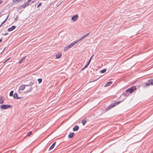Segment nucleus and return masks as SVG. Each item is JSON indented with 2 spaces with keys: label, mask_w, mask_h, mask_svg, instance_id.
<instances>
[{
  "label": "nucleus",
  "mask_w": 153,
  "mask_h": 153,
  "mask_svg": "<svg viewBox=\"0 0 153 153\" xmlns=\"http://www.w3.org/2000/svg\"><path fill=\"white\" fill-rule=\"evenodd\" d=\"M77 42L75 41L74 42H72L69 45L67 46H66L65 48H64V51H65L67 50L68 49L71 48L74 45H75L77 43Z\"/></svg>",
  "instance_id": "obj_1"
},
{
  "label": "nucleus",
  "mask_w": 153,
  "mask_h": 153,
  "mask_svg": "<svg viewBox=\"0 0 153 153\" xmlns=\"http://www.w3.org/2000/svg\"><path fill=\"white\" fill-rule=\"evenodd\" d=\"M136 89V86H133L130 88L127 89L126 91V92H129L130 93H131L134 91Z\"/></svg>",
  "instance_id": "obj_2"
},
{
  "label": "nucleus",
  "mask_w": 153,
  "mask_h": 153,
  "mask_svg": "<svg viewBox=\"0 0 153 153\" xmlns=\"http://www.w3.org/2000/svg\"><path fill=\"white\" fill-rule=\"evenodd\" d=\"M121 102V101H119V102H117L114 104H111V105H110L107 108L106 110L107 111L111 109V108L114 107L116 105L119 104Z\"/></svg>",
  "instance_id": "obj_3"
},
{
  "label": "nucleus",
  "mask_w": 153,
  "mask_h": 153,
  "mask_svg": "<svg viewBox=\"0 0 153 153\" xmlns=\"http://www.w3.org/2000/svg\"><path fill=\"white\" fill-rule=\"evenodd\" d=\"M11 105H2L0 106V108L2 109H6L10 108Z\"/></svg>",
  "instance_id": "obj_4"
},
{
  "label": "nucleus",
  "mask_w": 153,
  "mask_h": 153,
  "mask_svg": "<svg viewBox=\"0 0 153 153\" xmlns=\"http://www.w3.org/2000/svg\"><path fill=\"white\" fill-rule=\"evenodd\" d=\"M148 83H146V85L147 86H149L150 85H153V79H150L148 80Z\"/></svg>",
  "instance_id": "obj_5"
},
{
  "label": "nucleus",
  "mask_w": 153,
  "mask_h": 153,
  "mask_svg": "<svg viewBox=\"0 0 153 153\" xmlns=\"http://www.w3.org/2000/svg\"><path fill=\"white\" fill-rule=\"evenodd\" d=\"M78 16L77 15H75L71 18V19L74 22L76 21L78 19Z\"/></svg>",
  "instance_id": "obj_6"
},
{
  "label": "nucleus",
  "mask_w": 153,
  "mask_h": 153,
  "mask_svg": "<svg viewBox=\"0 0 153 153\" xmlns=\"http://www.w3.org/2000/svg\"><path fill=\"white\" fill-rule=\"evenodd\" d=\"M14 99H19L22 98V97H19L18 96V94L17 93H16L14 94L13 96Z\"/></svg>",
  "instance_id": "obj_7"
},
{
  "label": "nucleus",
  "mask_w": 153,
  "mask_h": 153,
  "mask_svg": "<svg viewBox=\"0 0 153 153\" xmlns=\"http://www.w3.org/2000/svg\"><path fill=\"white\" fill-rule=\"evenodd\" d=\"M89 34H90V33H88L86 34H85V35H83V36H82V37L80 39H79V40H78L76 42H79L80 41V40H82V39H83L85 38L87 36H88Z\"/></svg>",
  "instance_id": "obj_8"
},
{
  "label": "nucleus",
  "mask_w": 153,
  "mask_h": 153,
  "mask_svg": "<svg viewBox=\"0 0 153 153\" xmlns=\"http://www.w3.org/2000/svg\"><path fill=\"white\" fill-rule=\"evenodd\" d=\"M16 26H13L7 29V31L8 32L11 31L15 29Z\"/></svg>",
  "instance_id": "obj_9"
},
{
  "label": "nucleus",
  "mask_w": 153,
  "mask_h": 153,
  "mask_svg": "<svg viewBox=\"0 0 153 153\" xmlns=\"http://www.w3.org/2000/svg\"><path fill=\"white\" fill-rule=\"evenodd\" d=\"M79 129V126L77 125H76L73 128V130L74 131H76Z\"/></svg>",
  "instance_id": "obj_10"
},
{
  "label": "nucleus",
  "mask_w": 153,
  "mask_h": 153,
  "mask_svg": "<svg viewBox=\"0 0 153 153\" xmlns=\"http://www.w3.org/2000/svg\"><path fill=\"white\" fill-rule=\"evenodd\" d=\"M25 88V85H21L19 88V90H24Z\"/></svg>",
  "instance_id": "obj_11"
},
{
  "label": "nucleus",
  "mask_w": 153,
  "mask_h": 153,
  "mask_svg": "<svg viewBox=\"0 0 153 153\" xmlns=\"http://www.w3.org/2000/svg\"><path fill=\"white\" fill-rule=\"evenodd\" d=\"M112 83V81H109L104 86L105 87H106L108 86L111 84Z\"/></svg>",
  "instance_id": "obj_12"
},
{
  "label": "nucleus",
  "mask_w": 153,
  "mask_h": 153,
  "mask_svg": "<svg viewBox=\"0 0 153 153\" xmlns=\"http://www.w3.org/2000/svg\"><path fill=\"white\" fill-rule=\"evenodd\" d=\"M74 133L73 132H70L69 134L68 135V137L69 138H72L73 137Z\"/></svg>",
  "instance_id": "obj_13"
},
{
  "label": "nucleus",
  "mask_w": 153,
  "mask_h": 153,
  "mask_svg": "<svg viewBox=\"0 0 153 153\" xmlns=\"http://www.w3.org/2000/svg\"><path fill=\"white\" fill-rule=\"evenodd\" d=\"M56 142H54L53 143V144H52V145L50 146V148H49V150H51L52 149H53V148L54 147Z\"/></svg>",
  "instance_id": "obj_14"
},
{
  "label": "nucleus",
  "mask_w": 153,
  "mask_h": 153,
  "mask_svg": "<svg viewBox=\"0 0 153 153\" xmlns=\"http://www.w3.org/2000/svg\"><path fill=\"white\" fill-rule=\"evenodd\" d=\"M26 56H24V57H23L19 61V64H21V63H22V61H23V60H24L26 58Z\"/></svg>",
  "instance_id": "obj_15"
},
{
  "label": "nucleus",
  "mask_w": 153,
  "mask_h": 153,
  "mask_svg": "<svg viewBox=\"0 0 153 153\" xmlns=\"http://www.w3.org/2000/svg\"><path fill=\"white\" fill-rule=\"evenodd\" d=\"M34 84V82H31L29 83V84L28 85H25V86H30Z\"/></svg>",
  "instance_id": "obj_16"
},
{
  "label": "nucleus",
  "mask_w": 153,
  "mask_h": 153,
  "mask_svg": "<svg viewBox=\"0 0 153 153\" xmlns=\"http://www.w3.org/2000/svg\"><path fill=\"white\" fill-rule=\"evenodd\" d=\"M29 5V4L27 2L25 4H22L24 8L27 7Z\"/></svg>",
  "instance_id": "obj_17"
},
{
  "label": "nucleus",
  "mask_w": 153,
  "mask_h": 153,
  "mask_svg": "<svg viewBox=\"0 0 153 153\" xmlns=\"http://www.w3.org/2000/svg\"><path fill=\"white\" fill-rule=\"evenodd\" d=\"M4 100L2 97H0V104H2L4 103Z\"/></svg>",
  "instance_id": "obj_18"
},
{
  "label": "nucleus",
  "mask_w": 153,
  "mask_h": 153,
  "mask_svg": "<svg viewBox=\"0 0 153 153\" xmlns=\"http://www.w3.org/2000/svg\"><path fill=\"white\" fill-rule=\"evenodd\" d=\"M61 56V54H58L56 55V58L57 59L59 58Z\"/></svg>",
  "instance_id": "obj_19"
},
{
  "label": "nucleus",
  "mask_w": 153,
  "mask_h": 153,
  "mask_svg": "<svg viewBox=\"0 0 153 153\" xmlns=\"http://www.w3.org/2000/svg\"><path fill=\"white\" fill-rule=\"evenodd\" d=\"M106 69H104L100 71V73H105L106 71Z\"/></svg>",
  "instance_id": "obj_20"
},
{
  "label": "nucleus",
  "mask_w": 153,
  "mask_h": 153,
  "mask_svg": "<svg viewBox=\"0 0 153 153\" xmlns=\"http://www.w3.org/2000/svg\"><path fill=\"white\" fill-rule=\"evenodd\" d=\"M82 122L83 126H84L85 124L86 123L87 121L86 120H82Z\"/></svg>",
  "instance_id": "obj_21"
},
{
  "label": "nucleus",
  "mask_w": 153,
  "mask_h": 153,
  "mask_svg": "<svg viewBox=\"0 0 153 153\" xmlns=\"http://www.w3.org/2000/svg\"><path fill=\"white\" fill-rule=\"evenodd\" d=\"M13 91H11L9 94V96L10 97L12 96L13 94Z\"/></svg>",
  "instance_id": "obj_22"
},
{
  "label": "nucleus",
  "mask_w": 153,
  "mask_h": 153,
  "mask_svg": "<svg viewBox=\"0 0 153 153\" xmlns=\"http://www.w3.org/2000/svg\"><path fill=\"white\" fill-rule=\"evenodd\" d=\"M94 55H92V56H91V57L90 58V59H89L88 62L87 64H88V65H89V64L91 62V59H92V57Z\"/></svg>",
  "instance_id": "obj_23"
},
{
  "label": "nucleus",
  "mask_w": 153,
  "mask_h": 153,
  "mask_svg": "<svg viewBox=\"0 0 153 153\" xmlns=\"http://www.w3.org/2000/svg\"><path fill=\"white\" fill-rule=\"evenodd\" d=\"M23 8H24L22 5H20L19 7V10H21Z\"/></svg>",
  "instance_id": "obj_24"
},
{
  "label": "nucleus",
  "mask_w": 153,
  "mask_h": 153,
  "mask_svg": "<svg viewBox=\"0 0 153 153\" xmlns=\"http://www.w3.org/2000/svg\"><path fill=\"white\" fill-rule=\"evenodd\" d=\"M33 89V88H32V87H31L29 89L27 90V92H31L32 90Z\"/></svg>",
  "instance_id": "obj_25"
},
{
  "label": "nucleus",
  "mask_w": 153,
  "mask_h": 153,
  "mask_svg": "<svg viewBox=\"0 0 153 153\" xmlns=\"http://www.w3.org/2000/svg\"><path fill=\"white\" fill-rule=\"evenodd\" d=\"M42 79L39 78L38 79V81L39 83H40L42 82Z\"/></svg>",
  "instance_id": "obj_26"
},
{
  "label": "nucleus",
  "mask_w": 153,
  "mask_h": 153,
  "mask_svg": "<svg viewBox=\"0 0 153 153\" xmlns=\"http://www.w3.org/2000/svg\"><path fill=\"white\" fill-rule=\"evenodd\" d=\"M32 133V132L31 131L29 132L27 134V136H29Z\"/></svg>",
  "instance_id": "obj_27"
},
{
  "label": "nucleus",
  "mask_w": 153,
  "mask_h": 153,
  "mask_svg": "<svg viewBox=\"0 0 153 153\" xmlns=\"http://www.w3.org/2000/svg\"><path fill=\"white\" fill-rule=\"evenodd\" d=\"M8 16H7V17L5 19L2 23L0 25V26H1V25H2V24H3L6 21V20H7V18H8Z\"/></svg>",
  "instance_id": "obj_28"
},
{
  "label": "nucleus",
  "mask_w": 153,
  "mask_h": 153,
  "mask_svg": "<svg viewBox=\"0 0 153 153\" xmlns=\"http://www.w3.org/2000/svg\"><path fill=\"white\" fill-rule=\"evenodd\" d=\"M13 1L14 2L18 3L20 1V0H13Z\"/></svg>",
  "instance_id": "obj_29"
},
{
  "label": "nucleus",
  "mask_w": 153,
  "mask_h": 153,
  "mask_svg": "<svg viewBox=\"0 0 153 153\" xmlns=\"http://www.w3.org/2000/svg\"><path fill=\"white\" fill-rule=\"evenodd\" d=\"M42 4L41 3H39V4L37 5V8L39 7V6H40Z\"/></svg>",
  "instance_id": "obj_30"
},
{
  "label": "nucleus",
  "mask_w": 153,
  "mask_h": 153,
  "mask_svg": "<svg viewBox=\"0 0 153 153\" xmlns=\"http://www.w3.org/2000/svg\"><path fill=\"white\" fill-rule=\"evenodd\" d=\"M88 65H88V64L87 63L86 65L84 67V68H86Z\"/></svg>",
  "instance_id": "obj_31"
},
{
  "label": "nucleus",
  "mask_w": 153,
  "mask_h": 153,
  "mask_svg": "<svg viewBox=\"0 0 153 153\" xmlns=\"http://www.w3.org/2000/svg\"><path fill=\"white\" fill-rule=\"evenodd\" d=\"M8 34V33H4V34L3 35L4 36H5L7 35Z\"/></svg>",
  "instance_id": "obj_32"
},
{
  "label": "nucleus",
  "mask_w": 153,
  "mask_h": 153,
  "mask_svg": "<svg viewBox=\"0 0 153 153\" xmlns=\"http://www.w3.org/2000/svg\"><path fill=\"white\" fill-rule=\"evenodd\" d=\"M31 0H27V2H28V3L30 2Z\"/></svg>",
  "instance_id": "obj_33"
},
{
  "label": "nucleus",
  "mask_w": 153,
  "mask_h": 153,
  "mask_svg": "<svg viewBox=\"0 0 153 153\" xmlns=\"http://www.w3.org/2000/svg\"><path fill=\"white\" fill-rule=\"evenodd\" d=\"M10 58H9L8 59H7L6 60H5V61L4 62V63H5V62L7 61H8L9 59H10Z\"/></svg>",
  "instance_id": "obj_34"
},
{
  "label": "nucleus",
  "mask_w": 153,
  "mask_h": 153,
  "mask_svg": "<svg viewBox=\"0 0 153 153\" xmlns=\"http://www.w3.org/2000/svg\"><path fill=\"white\" fill-rule=\"evenodd\" d=\"M84 69H85V68H84V67L82 68L81 70L82 71V70H83Z\"/></svg>",
  "instance_id": "obj_35"
},
{
  "label": "nucleus",
  "mask_w": 153,
  "mask_h": 153,
  "mask_svg": "<svg viewBox=\"0 0 153 153\" xmlns=\"http://www.w3.org/2000/svg\"><path fill=\"white\" fill-rule=\"evenodd\" d=\"M2 41V40L1 39H0V42H1Z\"/></svg>",
  "instance_id": "obj_36"
},
{
  "label": "nucleus",
  "mask_w": 153,
  "mask_h": 153,
  "mask_svg": "<svg viewBox=\"0 0 153 153\" xmlns=\"http://www.w3.org/2000/svg\"><path fill=\"white\" fill-rule=\"evenodd\" d=\"M17 19V18H16L15 19V20L16 21Z\"/></svg>",
  "instance_id": "obj_37"
},
{
  "label": "nucleus",
  "mask_w": 153,
  "mask_h": 153,
  "mask_svg": "<svg viewBox=\"0 0 153 153\" xmlns=\"http://www.w3.org/2000/svg\"><path fill=\"white\" fill-rule=\"evenodd\" d=\"M2 2V1L1 0H0V4Z\"/></svg>",
  "instance_id": "obj_38"
},
{
  "label": "nucleus",
  "mask_w": 153,
  "mask_h": 153,
  "mask_svg": "<svg viewBox=\"0 0 153 153\" xmlns=\"http://www.w3.org/2000/svg\"><path fill=\"white\" fill-rule=\"evenodd\" d=\"M34 2V1H32V3H33Z\"/></svg>",
  "instance_id": "obj_39"
}]
</instances>
